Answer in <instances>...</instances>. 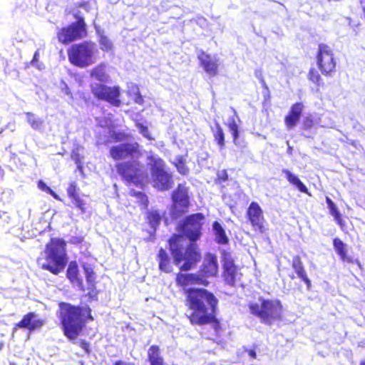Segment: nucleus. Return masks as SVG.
Listing matches in <instances>:
<instances>
[{"label": "nucleus", "instance_id": "nucleus-1", "mask_svg": "<svg viewBox=\"0 0 365 365\" xmlns=\"http://www.w3.org/2000/svg\"><path fill=\"white\" fill-rule=\"evenodd\" d=\"M184 304L189 313L186 314L192 326L210 325L218 336L222 324L217 317L219 300L215 294L202 287H190L184 291Z\"/></svg>", "mask_w": 365, "mask_h": 365}, {"label": "nucleus", "instance_id": "nucleus-2", "mask_svg": "<svg viewBox=\"0 0 365 365\" xmlns=\"http://www.w3.org/2000/svg\"><path fill=\"white\" fill-rule=\"evenodd\" d=\"M57 316L63 335L69 340H76L82 333L86 324L93 320L91 308L73 305L68 302H58Z\"/></svg>", "mask_w": 365, "mask_h": 365}, {"label": "nucleus", "instance_id": "nucleus-3", "mask_svg": "<svg viewBox=\"0 0 365 365\" xmlns=\"http://www.w3.org/2000/svg\"><path fill=\"white\" fill-rule=\"evenodd\" d=\"M66 246L63 238L51 237L45 245L44 255L37 258L40 267L54 275L61 273L68 263Z\"/></svg>", "mask_w": 365, "mask_h": 365}, {"label": "nucleus", "instance_id": "nucleus-4", "mask_svg": "<svg viewBox=\"0 0 365 365\" xmlns=\"http://www.w3.org/2000/svg\"><path fill=\"white\" fill-rule=\"evenodd\" d=\"M169 248L175 265L180 271H189L195 268L201 260L200 251L195 242H190L183 250L182 236L173 234L168 240Z\"/></svg>", "mask_w": 365, "mask_h": 365}, {"label": "nucleus", "instance_id": "nucleus-5", "mask_svg": "<svg viewBox=\"0 0 365 365\" xmlns=\"http://www.w3.org/2000/svg\"><path fill=\"white\" fill-rule=\"evenodd\" d=\"M259 302H251L248 307L250 314L259 319L262 324L270 326L282 319L283 306L279 299L260 297Z\"/></svg>", "mask_w": 365, "mask_h": 365}, {"label": "nucleus", "instance_id": "nucleus-6", "mask_svg": "<svg viewBox=\"0 0 365 365\" xmlns=\"http://www.w3.org/2000/svg\"><path fill=\"white\" fill-rule=\"evenodd\" d=\"M96 45L93 41H84L71 45L67 49L69 63L78 68H83L95 63L97 53Z\"/></svg>", "mask_w": 365, "mask_h": 365}, {"label": "nucleus", "instance_id": "nucleus-7", "mask_svg": "<svg viewBox=\"0 0 365 365\" xmlns=\"http://www.w3.org/2000/svg\"><path fill=\"white\" fill-rule=\"evenodd\" d=\"M205 217L202 212L192 213L181 220L176 227L178 235L187 239L190 242L198 241L202 235Z\"/></svg>", "mask_w": 365, "mask_h": 365}, {"label": "nucleus", "instance_id": "nucleus-8", "mask_svg": "<svg viewBox=\"0 0 365 365\" xmlns=\"http://www.w3.org/2000/svg\"><path fill=\"white\" fill-rule=\"evenodd\" d=\"M115 167L122 180L128 184L142 187L148 179L144 165L138 160L117 163Z\"/></svg>", "mask_w": 365, "mask_h": 365}, {"label": "nucleus", "instance_id": "nucleus-9", "mask_svg": "<svg viewBox=\"0 0 365 365\" xmlns=\"http://www.w3.org/2000/svg\"><path fill=\"white\" fill-rule=\"evenodd\" d=\"M76 21L60 28L56 32L58 41L63 45L84 38L88 35L87 26L84 18L75 15Z\"/></svg>", "mask_w": 365, "mask_h": 365}, {"label": "nucleus", "instance_id": "nucleus-10", "mask_svg": "<svg viewBox=\"0 0 365 365\" xmlns=\"http://www.w3.org/2000/svg\"><path fill=\"white\" fill-rule=\"evenodd\" d=\"M171 199L170 216L172 219L177 220L189 212L190 199L189 188L185 183L178 185L172 192Z\"/></svg>", "mask_w": 365, "mask_h": 365}, {"label": "nucleus", "instance_id": "nucleus-11", "mask_svg": "<svg viewBox=\"0 0 365 365\" xmlns=\"http://www.w3.org/2000/svg\"><path fill=\"white\" fill-rule=\"evenodd\" d=\"M316 62L322 75L331 76L336 72V61L334 51L328 44L319 43L316 54Z\"/></svg>", "mask_w": 365, "mask_h": 365}, {"label": "nucleus", "instance_id": "nucleus-12", "mask_svg": "<svg viewBox=\"0 0 365 365\" xmlns=\"http://www.w3.org/2000/svg\"><path fill=\"white\" fill-rule=\"evenodd\" d=\"M153 164L150 173L153 187L159 190H168L173 185L172 175L165 170V163L163 159L150 158Z\"/></svg>", "mask_w": 365, "mask_h": 365}, {"label": "nucleus", "instance_id": "nucleus-13", "mask_svg": "<svg viewBox=\"0 0 365 365\" xmlns=\"http://www.w3.org/2000/svg\"><path fill=\"white\" fill-rule=\"evenodd\" d=\"M90 87L91 92L96 100L107 102L115 107L121 105L120 91L118 86H108L104 83H96Z\"/></svg>", "mask_w": 365, "mask_h": 365}, {"label": "nucleus", "instance_id": "nucleus-14", "mask_svg": "<svg viewBox=\"0 0 365 365\" xmlns=\"http://www.w3.org/2000/svg\"><path fill=\"white\" fill-rule=\"evenodd\" d=\"M222 267V277L225 283L230 287H235L237 280L242 276L240 269L235 264V259L230 252L222 250L221 252Z\"/></svg>", "mask_w": 365, "mask_h": 365}, {"label": "nucleus", "instance_id": "nucleus-15", "mask_svg": "<svg viewBox=\"0 0 365 365\" xmlns=\"http://www.w3.org/2000/svg\"><path fill=\"white\" fill-rule=\"evenodd\" d=\"M245 217L253 231L257 234H264L267 231V223L260 205L252 201L247 208Z\"/></svg>", "mask_w": 365, "mask_h": 365}, {"label": "nucleus", "instance_id": "nucleus-16", "mask_svg": "<svg viewBox=\"0 0 365 365\" xmlns=\"http://www.w3.org/2000/svg\"><path fill=\"white\" fill-rule=\"evenodd\" d=\"M109 155L113 160H120L128 158H138L141 156L142 152L137 142L124 143L112 146L109 150Z\"/></svg>", "mask_w": 365, "mask_h": 365}, {"label": "nucleus", "instance_id": "nucleus-17", "mask_svg": "<svg viewBox=\"0 0 365 365\" xmlns=\"http://www.w3.org/2000/svg\"><path fill=\"white\" fill-rule=\"evenodd\" d=\"M219 272L217 257L215 255L207 252L205 254L202 263L197 272L204 281V287L210 284L208 278L217 277Z\"/></svg>", "mask_w": 365, "mask_h": 365}, {"label": "nucleus", "instance_id": "nucleus-18", "mask_svg": "<svg viewBox=\"0 0 365 365\" xmlns=\"http://www.w3.org/2000/svg\"><path fill=\"white\" fill-rule=\"evenodd\" d=\"M200 66L210 78L218 76L220 63L217 58L201 50L197 55Z\"/></svg>", "mask_w": 365, "mask_h": 365}, {"label": "nucleus", "instance_id": "nucleus-19", "mask_svg": "<svg viewBox=\"0 0 365 365\" xmlns=\"http://www.w3.org/2000/svg\"><path fill=\"white\" fill-rule=\"evenodd\" d=\"M291 267L296 274L294 273L289 274V279L294 280L296 278H299L305 284L307 289L310 290L312 288V282L308 277L306 268L299 255L292 257Z\"/></svg>", "mask_w": 365, "mask_h": 365}, {"label": "nucleus", "instance_id": "nucleus-20", "mask_svg": "<svg viewBox=\"0 0 365 365\" xmlns=\"http://www.w3.org/2000/svg\"><path fill=\"white\" fill-rule=\"evenodd\" d=\"M36 317L37 315L33 312L26 313L18 323L14 324V330L26 329L31 332L40 329L45 324V320L36 319Z\"/></svg>", "mask_w": 365, "mask_h": 365}, {"label": "nucleus", "instance_id": "nucleus-21", "mask_svg": "<svg viewBox=\"0 0 365 365\" xmlns=\"http://www.w3.org/2000/svg\"><path fill=\"white\" fill-rule=\"evenodd\" d=\"M304 110V105L302 102H296L291 106L284 117V124L287 129L291 130L298 124Z\"/></svg>", "mask_w": 365, "mask_h": 365}, {"label": "nucleus", "instance_id": "nucleus-22", "mask_svg": "<svg viewBox=\"0 0 365 365\" xmlns=\"http://www.w3.org/2000/svg\"><path fill=\"white\" fill-rule=\"evenodd\" d=\"M67 195L72 204L80 210L81 214L86 212V202L80 195V189L76 182H71L66 189Z\"/></svg>", "mask_w": 365, "mask_h": 365}, {"label": "nucleus", "instance_id": "nucleus-23", "mask_svg": "<svg viewBox=\"0 0 365 365\" xmlns=\"http://www.w3.org/2000/svg\"><path fill=\"white\" fill-rule=\"evenodd\" d=\"M176 285L179 287L186 288L187 287L200 285L204 287V281L197 275V272L194 273H182L178 272L175 277Z\"/></svg>", "mask_w": 365, "mask_h": 365}, {"label": "nucleus", "instance_id": "nucleus-24", "mask_svg": "<svg viewBox=\"0 0 365 365\" xmlns=\"http://www.w3.org/2000/svg\"><path fill=\"white\" fill-rule=\"evenodd\" d=\"M66 276L71 284L76 285L83 292L85 291L83 281L81 277L78 264L76 260H72L68 263Z\"/></svg>", "mask_w": 365, "mask_h": 365}, {"label": "nucleus", "instance_id": "nucleus-25", "mask_svg": "<svg viewBox=\"0 0 365 365\" xmlns=\"http://www.w3.org/2000/svg\"><path fill=\"white\" fill-rule=\"evenodd\" d=\"M82 268L88 284V292L87 296L91 299H96L98 293L96 289V274L91 266L83 264Z\"/></svg>", "mask_w": 365, "mask_h": 365}, {"label": "nucleus", "instance_id": "nucleus-26", "mask_svg": "<svg viewBox=\"0 0 365 365\" xmlns=\"http://www.w3.org/2000/svg\"><path fill=\"white\" fill-rule=\"evenodd\" d=\"M327 207L329 211V214L334 217V221L339 225V228L342 232H346L347 225L346 222V217H344L339 210L338 209L336 204L328 196L325 198Z\"/></svg>", "mask_w": 365, "mask_h": 365}, {"label": "nucleus", "instance_id": "nucleus-27", "mask_svg": "<svg viewBox=\"0 0 365 365\" xmlns=\"http://www.w3.org/2000/svg\"><path fill=\"white\" fill-rule=\"evenodd\" d=\"M334 251L339 257L340 259L344 262L353 263V259L348 255L347 246L339 237H335L332 241Z\"/></svg>", "mask_w": 365, "mask_h": 365}, {"label": "nucleus", "instance_id": "nucleus-28", "mask_svg": "<svg viewBox=\"0 0 365 365\" xmlns=\"http://www.w3.org/2000/svg\"><path fill=\"white\" fill-rule=\"evenodd\" d=\"M159 269L166 273H170L173 270L170 259L165 250L160 248L158 254Z\"/></svg>", "mask_w": 365, "mask_h": 365}, {"label": "nucleus", "instance_id": "nucleus-29", "mask_svg": "<svg viewBox=\"0 0 365 365\" xmlns=\"http://www.w3.org/2000/svg\"><path fill=\"white\" fill-rule=\"evenodd\" d=\"M163 217V214L158 210H152L146 213L145 220L150 227L155 232L160 225Z\"/></svg>", "mask_w": 365, "mask_h": 365}, {"label": "nucleus", "instance_id": "nucleus-30", "mask_svg": "<svg viewBox=\"0 0 365 365\" xmlns=\"http://www.w3.org/2000/svg\"><path fill=\"white\" fill-rule=\"evenodd\" d=\"M211 131L220 149H223L225 146V134L220 123L215 122V127L211 128Z\"/></svg>", "mask_w": 365, "mask_h": 365}, {"label": "nucleus", "instance_id": "nucleus-31", "mask_svg": "<svg viewBox=\"0 0 365 365\" xmlns=\"http://www.w3.org/2000/svg\"><path fill=\"white\" fill-rule=\"evenodd\" d=\"M90 76L100 82H107L109 79L106 71V65L103 63L93 68L90 71Z\"/></svg>", "mask_w": 365, "mask_h": 365}, {"label": "nucleus", "instance_id": "nucleus-32", "mask_svg": "<svg viewBox=\"0 0 365 365\" xmlns=\"http://www.w3.org/2000/svg\"><path fill=\"white\" fill-rule=\"evenodd\" d=\"M282 172L285 174L287 180L290 184L294 185L300 192L309 194L307 187L297 175H294L288 170H283Z\"/></svg>", "mask_w": 365, "mask_h": 365}, {"label": "nucleus", "instance_id": "nucleus-33", "mask_svg": "<svg viewBox=\"0 0 365 365\" xmlns=\"http://www.w3.org/2000/svg\"><path fill=\"white\" fill-rule=\"evenodd\" d=\"M212 228L215 232L217 243L220 245H226L229 242V238L220 222L215 221L212 224Z\"/></svg>", "mask_w": 365, "mask_h": 365}, {"label": "nucleus", "instance_id": "nucleus-34", "mask_svg": "<svg viewBox=\"0 0 365 365\" xmlns=\"http://www.w3.org/2000/svg\"><path fill=\"white\" fill-rule=\"evenodd\" d=\"M226 125L231 133L233 143L237 144L240 136L239 125L237 123L234 118H231L229 119V121Z\"/></svg>", "mask_w": 365, "mask_h": 365}, {"label": "nucleus", "instance_id": "nucleus-35", "mask_svg": "<svg viewBox=\"0 0 365 365\" xmlns=\"http://www.w3.org/2000/svg\"><path fill=\"white\" fill-rule=\"evenodd\" d=\"M308 79L315 85L324 86L323 80L319 73L314 68H311L307 75Z\"/></svg>", "mask_w": 365, "mask_h": 365}, {"label": "nucleus", "instance_id": "nucleus-36", "mask_svg": "<svg viewBox=\"0 0 365 365\" xmlns=\"http://www.w3.org/2000/svg\"><path fill=\"white\" fill-rule=\"evenodd\" d=\"M175 165L178 170V171L183 175L188 174L189 169L186 165V162L183 156H179L176 159V163Z\"/></svg>", "mask_w": 365, "mask_h": 365}, {"label": "nucleus", "instance_id": "nucleus-37", "mask_svg": "<svg viewBox=\"0 0 365 365\" xmlns=\"http://www.w3.org/2000/svg\"><path fill=\"white\" fill-rule=\"evenodd\" d=\"M26 116L27 122L34 129L39 128L43 123L41 119L36 118V115L31 112L26 113Z\"/></svg>", "mask_w": 365, "mask_h": 365}, {"label": "nucleus", "instance_id": "nucleus-38", "mask_svg": "<svg viewBox=\"0 0 365 365\" xmlns=\"http://www.w3.org/2000/svg\"><path fill=\"white\" fill-rule=\"evenodd\" d=\"M129 195L132 197H136L140 204L144 205L145 207H148V200L146 195L140 191H135V190H130L129 192Z\"/></svg>", "mask_w": 365, "mask_h": 365}, {"label": "nucleus", "instance_id": "nucleus-39", "mask_svg": "<svg viewBox=\"0 0 365 365\" xmlns=\"http://www.w3.org/2000/svg\"><path fill=\"white\" fill-rule=\"evenodd\" d=\"M37 186L41 190L51 195L54 199H56L57 200H61L59 196L50 187H48L43 180H38V183H37Z\"/></svg>", "mask_w": 365, "mask_h": 365}, {"label": "nucleus", "instance_id": "nucleus-40", "mask_svg": "<svg viewBox=\"0 0 365 365\" xmlns=\"http://www.w3.org/2000/svg\"><path fill=\"white\" fill-rule=\"evenodd\" d=\"M99 44L101 46V48L104 51H109L113 48V43L111 41L104 35H101L100 36Z\"/></svg>", "mask_w": 365, "mask_h": 365}, {"label": "nucleus", "instance_id": "nucleus-41", "mask_svg": "<svg viewBox=\"0 0 365 365\" xmlns=\"http://www.w3.org/2000/svg\"><path fill=\"white\" fill-rule=\"evenodd\" d=\"M78 346L84 351L85 354L90 355L92 352L91 344L86 339H80Z\"/></svg>", "mask_w": 365, "mask_h": 365}, {"label": "nucleus", "instance_id": "nucleus-42", "mask_svg": "<svg viewBox=\"0 0 365 365\" xmlns=\"http://www.w3.org/2000/svg\"><path fill=\"white\" fill-rule=\"evenodd\" d=\"M314 125V121L311 116H306L302 121V128L307 130L311 129Z\"/></svg>", "mask_w": 365, "mask_h": 365}, {"label": "nucleus", "instance_id": "nucleus-43", "mask_svg": "<svg viewBox=\"0 0 365 365\" xmlns=\"http://www.w3.org/2000/svg\"><path fill=\"white\" fill-rule=\"evenodd\" d=\"M71 157L73 160L77 164L80 165L81 163V156L79 153V148H76L72 150L71 153Z\"/></svg>", "mask_w": 365, "mask_h": 365}, {"label": "nucleus", "instance_id": "nucleus-44", "mask_svg": "<svg viewBox=\"0 0 365 365\" xmlns=\"http://www.w3.org/2000/svg\"><path fill=\"white\" fill-rule=\"evenodd\" d=\"M138 128L140 130V133L146 138L150 140L151 137L150 135L148 128L146 125H144L143 124H138Z\"/></svg>", "mask_w": 365, "mask_h": 365}, {"label": "nucleus", "instance_id": "nucleus-45", "mask_svg": "<svg viewBox=\"0 0 365 365\" xmlns=\"http://www.w3.org/2000/svg\"><path fill=\"white\" fill-rule=\"evenodd\" d=\"M228 180V175L226 170H222L217 174L216 182L218 183L225 182Z\"/></svg>", "mask_w": 365, "mask_h": 365}, {"label": "nucleus", "instance_id": "nucleus-46", "mask_svg": "<svg viewBox=\"0 0 365 365\" xmlns=\"http://www.w3.org/2000/svg\"><path fill=\"white\" fill-rule=\"evenodd\" d=\"M134 101H135V103H136L139 105L143 104L144 98H143V96L140 93V92H138L135 93Z\"/></svg>", "mask_w": 365, "mask_h": 365}, {"label": "nucleus", "instance_id": "nucleus-47", "mask_svg": "<svg viewBox=\"0 0 365 365\" xmlns=\"http://www.w3.org/2000/svg\"><path fill=\"white\" fill-rule=\"evenodd\" d=\"M113 138L114 139L115 142H119V141L123 140L125 138V135L123 133H115L113 135Z\"/></svg>", "mask_w": 365, "mask_h": 365}, {"label": "nucleus", "instance_id": "nucleus-48", "mask_svg": "<svg viewBox=\"0 0 365 365\" xmlns=\"http://www.w3.org/2000/svg\"><path fill=\"white\" fill-rule=\"evenodd\" d=\"M39 56H39V52H38V51H35V53H34V56H33V58H32V60H31V63L32 64H36V63H37L38 62V61H39Z\"/></svg>", "mask_w": 365, "mask_h": 365}, {"label": "nucleus", "instance_id": "nucleus-49", "mask_svg": "<svg viewBox=\"0 0 365 365\" xmlns=\"http://www.w3.org/2000/svg\"><path fill=\"white\" fill-rule=\"evenodd\" d=\"M248 355L252 358V359H256L257 357V354H256V352L254 349H249L247 351Z\"/></svg>", "mask_w": 365, "mask_h": 365}, {"label": "nucleus", "instance_id": "nucleus-50", "mask_svg": "<svg viewBox=\"0 0 365 365\" xmlns=\"http://www.w3.org/2000/svg\"><path fill=\"white\" fill-rule=\"evenodd\" d=\"M262 87L267 91V97L269 98V91L267 85L264 80L262 81Z\"/></svg>", "mask_w": 365, "mask_h": 365}, {"label": "nucleus", "instance_id": "nucleus-51", "mask_svg": "<svg viewBox=\"0 0 365 365\" xmlns=\"http://www.w3.org/2000/svg\"><path fill=\"white\" fill-rule=\"evenodd\" d=\"M359 365H365V359L360 361Z\"/></svg>", "mask_w": 365, "mask_h": 365}, {"label": "nucleus", "instance_id": "nucleus-52", "mask_svg": "<svg viewBox=\"0 0 365 365\" xmlns=\"http://www.w3.org/2000/svg\"><path fill=\"white\" fill-rule=\"evenodd\" d=\"M9 365H17V364L16 363H14V362H10Z\"/></svg>", "mask_w": 365, "mask_h": 365}]
</instances>
